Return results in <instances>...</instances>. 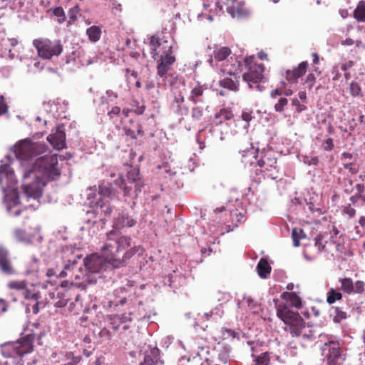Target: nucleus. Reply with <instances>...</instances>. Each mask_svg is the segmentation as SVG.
I'll list each match as a JSON object with an SVG mask.
<instances>
[{
  "instance_id": "1",
  "label": "nucleus",
  "mask_w": 365,
  "mask_h": 365,
  "mask_svg": "<svg viewBox=\"0 0 365 365\" xmlns=\"http://www.w3.org/2000/svg\"><path fill=\"white\" fill-rule=\"evenodd\" d=\"M280 297L291 304L289 305L287 303H280L276 306L277 317L286 325L284 331L289 332L292 337L301 336L305 341L314 339L315 338L314 331L307 325L299 312L292 309V307L297 309L302 308L301 298L294 292H284Z\"/></svg>"
},
{
  "instance_id": "2",
  "label": "nucleus",
  "mask_w": 365,
  "mask_h": 365,
  "mask_svg": "<svg viewBox=\"0 0 365 365\" xmlns=\"http://www.w3.org/2000/svg\"><path fill=\"white\" fill-rule=\"evenodd\" d=\"M42 176L51 180H55L60 175L57 155H45L38 158L31 168L25 170L24 178L38 179Z\"/></svg>"
},
{
  "instance_id": "3",
  "label": "nucleus",
  "mask_w": 365,
  "mask_h": 365,
  "mask_svg": "<svg viewBox=\"0 0 365 365\" xmlns=\"http://www.w3.org/2000/svg\"><path fill=\"white\" fill-rule=\"evenodd\" d=\"M247 71L242 74V80L247 83L250 89L262 91L264 86L260 83L264 82V72L265 67L262 63L255 62L254 56H248L245 59Z\"/></svg>"
},
{
  "instance_id": "4",
  "label": "nucleus",
  "mask_w": 365,
  "mask_h": 365,
  "mask_svg": "<svg viewBox=\"0 0 365 365\" xmlns=\"http://www.w3.org/2000/svg\"><path fill=\"white\" fill-rule=\"evenodd\" d=\"M115 184L123 190L125 201L128 200L127 197H136L143 186V182L139 176L138 170L134 168L128 172L126 179L123 178L121 175L119 176L115 180Z\"/></svg>"
},
{
  "instance_id": "5",
  "label": "nucleus",
  "mask_w": 365,
  "mask_h": 365,
  "mask_svg": "<svg viewBox=\"0 0 365 365\" xmlns=\"http://www.w3.org/2000/svg\"><path fill=\"white\" fill-rule=\"evenodd\" d=\"M46 150L45 143L33 142L27 138L19 141L14 147L16 157L21 160H30L43 153Z\"/></svg>"
},
{
  "instance_id": "6",
  "label": "nucleus",
  "mask_w": 365,
  "mask_h": 365,
  "mask_svg": "<svg viewBox=\"0 0 365 365\" xmlns=\"http://www.w3.org/2000/svg\"><path fill=\"white\" fill-rule=\"evenodd\" d=\"M81 256H78L77 259L68 260L57 277L63 278L69 276L71 279L76 280V284L86 286V282L88 281V272L85 267H83V264L81 262Z\"/></svg>"
},
{
  "instance_id": "7",
  "label": "nucleus",
  "mask_w": 365,
  "mask_h": 365,
  "mask_svg": "<svg viewBox=\"0 0 365 365\" xmlns=\"http://www.w3.org/2000/svg\"><path fill=\"white\" fill-rule=\"evenodd\" d=\"M33 46L37 50L38 56L46 60H50L53 56H58L63 51V45L60 40L51 41L41 37L34 39Z\"/></svg>"
},
{
  "instance_id": "8",
  "label": "nucleus",
  "mask_w": 365,
  "mask_h": 365,
  "mask_svg": "<svg viewBox=\"0 0 365 365\" xmlns=\"http://www.w3.org/2000/svg\"><path fill=\"white\" fill-rule=\"evenodd\" d=\"M132 312L115 314L110 317V325L115 331H119L121 339L129 340L133 338V329L135 327Z\"/></svg>"
},
{
  "instance_id": "9",
  "label": "nucleus",
  "mask_w": 365,
  "mask_h": 365,
  "mask_svg": "<svg viewBox=\"0 0 365 365\" xmlns=\"http://www.w3.org/2000/svg\"><path fill=\"white\" fill-rule=\"evenodd\" d=\"M322 355L328 365H341L344 361L341 354L339 343L335 341H329L324 343L321 348Z\"/></svg>"
},
{
  "instance_id": "10",
  "label": "nucleus",
  "mask_w": 365,
  "mask_h": 365,
  "mask_svg": "<svg viewBox=\"0 0 365 365\" xmlns=\"http://www.w3.org/2000/svg\"><path fill=\"white\" fill-rule=\"evenodd\" d=\"M114 235L113 231L108 234V239L101 248L103 257L113 267H120L123 264V257L119 255V252H117V248H112L114 247L115 240L112 236Z\"/></svg>"
},
{
  "instance_id": "11",
  "label": "nucleus",
  "mask_w": 365,
  "mask_h": 365,
  "mask_svg": "<svg viewBox=\"0 0 365 365\" xmlns=\"http://www.w3.org/2000/svg\"><path fill=\"white\" fill-rule=\"evenodd\" d=\"M33 349V340L29 336L4 346V350L9 351V355L11 357L22 356L25 354L31 353Z\"/></svg>"
},
{
  "instance_id": "12",
  "label": "nucleus",
  "mask_w": 365,
  "mask_h": 365,
  "mask_svg": "<svg viewBox=\"0 0 365 365\" xmlns=\"http://www.w3.org/2000/svg\"><path fill=\"white\" fill-rule=\"evenodd\" d=\"M33 349V340L29 336L4 346V350L9 351V355L11 357L22 356L25 354L31 353Z\"/></svg>"
},
{
  "instance_id": "13",
  "label": "nucleus",
  "mask_w": 365,
  "mask_h": 365,
  "mask_svg": "<svg viewBox=\"0 0 365 365\" xmlns=\"http://www.w3.org/2000/svg\"><path fill=\"white\" fill-rule=\"evenodd\" d=\"M131 110L124 108L122 110L120 117V125L125 134L130 137L132 139H136V133L139 135H143V130L142 126L134 121V120L129 117V113Z\"/></svg>"
},
{
  "instance_id": "14",
  "label": "nucleus",
  "mask_w": 365,
  "mask_h": 365,
  "mask_svg": "<svg viewBox=\"0 0 365 365\" xmlns=\"http://www.w3.org/2000/svg\"><path fill=\"white\" fill-rule=\"evenodd\" d=\"M115 240L114 247L119 252V255L123 257V264L135 255L140 249V246L131 247V238L127 236H120L114 238Z\"/></svg>"
},
{
  "instance_id": "15",
  "label": "nucleus",
  "mask_w": 365,
  "mask_h": 365,
  "mask_svg": "<svg viewBox=\"0 0 365 365\" xmlns=\"http://www.w3.org/2000/svg\"><path fill=\"white\" fill-rule=\"evenodd\" d=\"M172 48V45H166L163 53L160 56V63L157 66V73L163 78H166V73L175 61V57L173 55Z\"/></svg>"
},
{
  "instance_id": "16",
  "label": "nucleus",
  "mask_w": 365,
  "mask_h": 365,
  "mask_svg": "<svg viewBox=\"0 0 365 365\" xmlns=\"http://www.w3.org/2000/svg\"><path fill=\"white\" fill-rule=\"evenodd\" d=\"M16 182L14 172L10 165L4 164L0 166V186L5 193L7 190L13 189Z\"/></svg>"
},
{
  "instance_id": "17",
  "label": "nucleus",
  "mask_w": 365,
  "mask_h": 365,
  "mask_svg": "<svg viewBox=\"0 0 365 365\" xmlns=\"http://www.w3.org/2000/svg\"><path fill=\"white\" fill-rule=\"evenodd\" d=\"M0 271L6 275H14L16 270L11 259V255L7 248L0 246Z\"/></svg>"
},
{
  "instance_id": "18",
  "label": "nucleus",
  "mask_w": 365,
  "mask_h": 365,
  "mask_svg": "<svg viewBox=\"0 0 365 365\" xmlns=\"http://www.w3.org/2000/svg\"><path fill=\"white\" fill-rule=\"evenodd\" d=\"M72 292L71 290H57L48 294V303L56 307H64L71 301Z\"/></svg>"
},
{
  "instance_id": "19",
  "label": "nucleus",
  "mask_w": 365,
  "mask_h": 365,
  "mask_svg": "<svg viewBox=\"0 0 365 365\" xmlns=\"http://www.w3.org/2000/svg\"><path fill=\"white\" fill-rule=\"evenodd\" d=\"M83 264L87 272L91 273H98L106 267L105 259L95 254L83 259Z\"/></svg>"
},
{
  "instance_id": "20",
  "label": "nucleus",
  "mask_w": 365,
  "mask_h": 365,
  "mask_svg": "<svg viewBox=\"0 0 365 365\" xmlns=\"http://www.w3.org/2000/svg\"><path fill=\"white\" fill-rule=\"evenodd\" d=\"M48 141L56 150H62L66 147V133L63 125L56 127V131L47 137Z\"/></svg>"
},
{
  "instance_id": "21",
  "label": "nucleus",
  "mask_w": 365,
  "mask_h": 365,
  "mask_svg": "<svg viewBox=\"0 0 365 365\" xmlns=\"http://www.w3.org/2000/svg\"><path fill=\"white\" fill-rule=\"evenodd\" d=\"M307 67V61H302L293 70H287L286 72V79L289 83L297 84L298 79L306 73Z\"/></svg>"
},
{
  "instance_id": "22",
  "label": "nucleus",
  "mask_w": 365,
  "mask_h": 365,
  "mask_svg": "<svg viewBox=\"0 0 365 365\" xmlns=\"http://www.w3.org/2000/svg\"><path fill=\"white\" fill-rule=\"evenodd\" d=\"M136 223L137 221L133 215H129L128 212H122L115 220L113 227L115 229L131 227L135 226Z\"/></svg>"
},
{
  "instance_id": "23",
  "label": "nucleus",
  "mask_w": 365,
  "mask_h": 365,
  "mask_svg": "<svg viewBox=\"0 0 365 365\" xmlns=\"http://www.w3.org/2000/svg\"><path fill=\"white\" fill-rule=\"evenodd\" d=\"M23 179L24 182L22 185V188L26 197L28 198L32 197L34 199L39 198L42 193L38 182H34L29 183L26 182L27 179L25 180L24 178Z\"/></svg>"
},
{
  "instance_id": "24",
  "label": "nucleus",
  "mask_w": 365,
  "mask_h": 365,
  "mask_svg": "<svg viewBox=\"0 0 365 365\" xmlns=\"http://www.w3.org/2000/svg\"><path fill=\"white\" fill-rule=\"evenodd\" d=\"M223 72L230 76H233L234 79L232 78L225 77L219 82V85L221 87L227 88L230 91L237 92L239 90V80L236 76L235 73L232 71H225L223 70Z\"/></svg>"
},
{
  "instance_id": "25",
  "label": "nucleus",
  "mask_w": 365,
  "mask_h": 365,
  "mask_svg": "<svg viewBox=\"0 0 365 365\" xmlns=\"http://www.w3.org/2000/svg\"><path fill=\"white\" fill-rule=\"evenodd\" d=\"M233 18L242 19L250 15L249 10L246 8L245 2L240 1L227 11Z\"/></svg>"
},
{
  "instance_id": "26",
  "label": "nucleus",
  "mask_w": 365,
  "mask_h": 365,
  "mask_svg": "<svg viewBox=\"0 0 365 365\" xmlns=\"http://www.w3.org/2000/svg\"><path fill=\"white\" fill-rule=\"evenodd\" d=\"M166 45L171 44L166 40L161 41L159 38L155 36H152L150 37V46L151 47L153 58L154 59H156L157 56L160 55L159 48H161L164 51Z\"/></svg>"
},
{
  "instance_id": "27",
  "label": "nucleus",
  "mask_w": 365,
  "mask_h": 365,
  "mask_svg": "<svg viewBox=\"0 0 365 365\" xmlns=\"http://www.w3.org/2000/svg\"><path fill=\"white\" fill-rule=\"evenodd\" d=\"M277 158L271 153L269 160L267 162L266 167L263 173L267 178L275 180L278 178V170L277 169Z\"/></svg>"
},
{
  "instance_id": "28",
  "label": "nucleus",
  "mask_w": 365,
  "mask_h": 365,
  "mask_svg": "<svg viewBox=\"0 0 365 365\" xmlns=\"http://www.w3.org/2000/svg\"><path fill=\"white\" fill-rule=\"evenodd\" d=\"M173 100L172 107L178 113H182V110L187 111V108L185 106V97L181 91H175L173 93Z\"/></svg>"
},
{
  "instance_id": "29",
  "label": "nucleus",
  "mask_w": 365,
  "mask_h": 365,
  "mask_svg": "<svg viewBox=\"0 0 365 365\" xmlns=\"http://www.w3.org/2000/svg\"><path fill=\"white\" fill-rule=\"evenodd\" d=\"M234 118V114L230 108H221L215 114L214 122L216 125H220L225 121L230 120Z\"/></svg>"
},
{
  "instance_id": "30",
  "label": "nucleus",
  "mask_w": 365,
  "mask_h": 365,
  "mask_svg": "<svg viewBox=\"0 0 365 365\" xmlns=\"http://www.w3.org/2000/svg\"><path fill=\"white\" fill-rule=\"evenodd\" d=\"M204 91L205 88L203 86L198 83L195 84L191 87L189 100L194 104H197L198 102H202V101L200 99V98L202 96Z\"/></svg>"
},
{
  "instance_id": "31",
  "label": "nucleus",
  "mask_w": 365,
  "mask_h": 365,
  "mask_svg": "<svg viewBox=\"0 0 365 365\" xmlns=\"http://www.w3.org/2000/svg\"><path fill=\"white\" fill-rule=\"evenodd\" d=\"M14 235L16 240L26 244L31 243L34 237V234L27 233L25 230L20 228L14 230Z\"/></svg>"
},
{
  "instance_id": "32",
  "label": "nucleus",
  "mask_w": 365,
  "mask_h": 365,
  "mask_svg": "<svg viewBox=\"0 0 365 365\" xmlns=\"http://www.w3.org/2000/svg\"><path fill=\"white\" fill-rule=\"evenodd\" d=\"M257 273L262 278H267L271 272V266L264 258H261L257 265Z\"/></svg>"
},
{
  "instance_id": "33",
  "label": "nucleus",
  "mask_w": 365,
  "mask_h": 365,
  "mask_svg": "<svg viewBox=\"0 0 365 365\" xmlns=\"http://www.w3.org/2000/svg\"><path fill=\"white\" fill-rule=\"evenodd\" d=\"M331 311L332 313L331 314V317H332L334 323H340L349 317L347 312L344 311L342 307H332Z\"/></svg>"
},
{
  "instance_id": "34",
  "label": "nucleus",
  "mask_w": 365,
  "mask_h": 365,
  "mask_svg": "<svg viewBox=\"0 0 365 365\" xmlns=\"http://www.w3.org/2000/svg\"><path fill=\"white\" fill-rule=\"evenodd\" d=\"M231 54V50L229 47H217L213 51V57L217 61H222L226 59Z\"/></svg>"
},
{
  "instance_id": "35",
  "label": "nucleus",
  "mask_w": 365,
  "mask_h": 365,
  "mask_svg": "<svg viewBox=\"0 0 365 365\" xmlns=\"http://www.w3.org/2000/svg\"><path fill=\"white\" fill-rule=\"evenodd\" d=\"M354 18L358 22H365V1H360L353 12Z\"/></svg>"
},
{
  "instance_id": "36",
  "label": "nucleus",
  "mask_w": 365,
  "mask_h": 365,
  "mask_svg": "<svg viewBox=\"0 0 365 365\" xmlns=\"http://www.w3.org/2000/svg\"><path fill=\"white\" fill-rule=\"evenodd\" d=\"M86 34L90 41L96 43L101 38V29L98 26H92L86 29Z\"/></svg>"
},
{
  "instance_id": "37",
  "label": "nucleus",
  "mask_w": 365,
  "mask_h": 365,
  "mask_svg": "<svg viewBox=\"0 0 365 365\" xmlns=\"http://www.w3.org/2000/svg\"><path fill=\"white\" fill-rule=\"evenodd\" d=\"M339 282L341 283V289L347 294L354 292V282L349 277L339 278Z\"/></svg>"
},
{
  "instance_id": "38",
  "label": "nucleus",
  "mask_w": 365,
  "mask_h": 365,
  "mask_svg": "<svg viewBox=\"0 0 365 365\" xmlns=\"http://www.w3.org/2000/svg\"><path fill=\"white\" fill-rule=\"evenodd\" d=\"M98 193L103 197L113 199L115 197L114 190L108 185H101L98 187Z\"/></svg>"
},
{
  "instance_id": "39",
  "label": "nucleus",
  "mask_w": 365,
  "mask_h": 365,
  "mask_svg": "<svg viewBox=\"0 0 365 365\" xmlns=\"http://www.w3.org/2000/svg\"><path fill=\"white\" fill-rule=\"evenodd\" d=\"M342 299V294L334 288H331L327 294V302L329 304H334L336 301H339Z\"/></svg>"
},
{
  "instance_id": "40",
  "label": "nucleus",
  "mask_w": 365,
  "mask_h": 365,
  "mask_svg": "<svg viewBox=\"0 0 365 365\" xmlns=\"http://www.w3.org/2000/svg\"><path fill=\"white\" fill-rule=\"evenodd\" d=\"M49 11H52L53 14L56 17H57V21L58 24H61L66 21V14L63 9L61 6L51 8Z\"/></svg>"
},
{
  "instance_id": "41",
  "label": "nucleus",
  "mask_w": 365,
  "mask_h": 365,
  "mask_svg": "<svg viewBox=\"0 0 365 365\" xmlns=\"http://www.w3.org/2000/svg\"><path fill=\"white\" fill-rule=\"evenodd\" d=\"M97 205H99L100 211L101 213L104 214L105 217L110 216L113 212V207L110 205L108 201L104 202L101 200L97 202Z\"/></svg>"
},
{
  "instance_id": "42",
  "label": "nucleus",
  "mask_w": 365,
  "mask_h": 365,
  "mask_svg": "<svg viewBox=\"0 0 365 365\" xmlns=\"http://www.w3.org/2000/svg\"><path fill=\"white\" fill-rule=\"evenodd\" d=\"M27 282L24 280H11L7 284L10 289L24 290L26 288Z\"/></svg>"
},
{
  "instance_id": "43",
  "label": "nucleus",
  "mask_w": 365,
  "mask_h": 365,
  "mask_svg": "<svg viewBox=\"0 0 365 365\" xmlns=\"http://www.w3.org/2000/svg\"><path fill=\"white\" fill-rule=\"evenodd\" d=\"M230 347L228 346H222L220 351L218 353V359L222 363L227 364L230 360Z\"/></svg>"
},
{
  "instance_id": "44",
  "label": "nucleus",
  "mask_w": 365,
  "mask_h": 365,
  "mask_svg": "<svg viewBox=\"0 0 365 365\" xmlns=\"http://www.w3.org/2000/svg\"><path fill=\"white\" fill-rule=\"evenodd\" d=\"M222 0H204L202 5L205 9H207L212 4H215V12L217 14L219 12H222Z\"/></svg>"
},
{
  "instance_id": "45",
  "label": "nucleus",
  "mask_w": 365,
  "mask_h": 365,
  "mask_svg": "<svg viewBox=\"0 0 365 365\" xmlns=\"http://www.w3.org/2000/svg\"><path fill=\"white\" fill-rule=\"evenodd\" d=\"M350 202L359 207H365V194L353 195L349 197Z\"/></svg>"
},
{
  "instance_id": "46",
  "label": "nucleus",
  "mask_w": 365,
  "mask_h": 365,
  "mask_svg": "<svg viewBox=\"0 0 365 365\" xmlns=\"http://www.w3.org/2000/svg\"><path fill=\"white\" fill-rule=\"evenodd\" d=\"M125 77L126 78L127 83L128 84H131L134 82L135 79L138 77V73L137 71L134 70H131L129 68L125 69Z\"/></svg>"
},
{
  "instance_id": "47",
  "label": "nucleus",
  "mask_w": 365,
  "mask_h": 365,
  "mask_svg": "<svg viewBox=\"0 0 365 365\" xmlns=\"http://www.w3.org/2000/svg\"><path fill=\"white\" fill-rule=\"evenodd\" d=\"M80 11V8L78 5H76L73 8L68 10V16L69 20L68 21V24L71 25L73 24L77 20V15Z\"/></svg>"
},
{
  "instance_id": "48",
  "label": "nucleus",
  "mask_w": 365,
  "mask_h": 365,
  "mask_svg": "<svg viewBox=\"0 0 365 365\" xmlns=\"http://www.w3.org/2000/svg\"><path fill=\"white\" fill-rule=\"evenodd\" d=\"M326 243L327 242L324 241V237L322 234L317 235L314 238V245L319 252L326 250Z\"/></svg>"
},
{
  "instance_id": "49",
  "label": "nucleus",
  "mask_w": 365,
  "mask_h": 365,
  "mask_svg": "<svg viewBox=\"0 0 365 365\" xmlns=\"http://www.w3.org/2000/svg\"><path fill=\"white\" fill-rule=\"evenodd\" d=\"M269 361L270 359L268 352L261 354L255 360V365H268Z\"/></svg>"
},
{
  "instance_id": "50",
  "label": "nucleus",
  "mask_w": 365,
  "mask_h": 365,
  "mask_svg": "<svg viewBox=\"0 0 365 365\" xmlns=\"http://www.w3.org/2000/svg\"><path fill=\"white\" fill-rule=\"evenodd\" d=\"M350 94L353 97L361 96V88L359 84L356 82H351L349 86Z\"/></svg>"
},
{
  "instance_id": "51",
  "label": "nucleus",
  "mask_w": 365,
  "mask_h": 365,
  "mask_svg": "<svg viewBox=\"0 0 365 365\" xmlns=\"http://www.w3.org/2000/svg\"><path fill=\"white\" fill-rule=\"evenodd\" d=\"M287 104L288 100L286 98H280L277 103L274 105L275 111L278 113L283 112Z\"/></svg>"
},
{
  "instance_id": "52",
  "label": "nucleus",
  "mask_w": 365,
  "mask_h": 365,
  "mask_svg": "<svg viewBox=\"0 0 365 365\" xmlns=\"http://www.w3.org/2000/svg\"><path fill=\"white\" fill-rule=\"evenodd\" d=\"M341 212L343 215H346L349 218H353L356 213V210L351 207V204L346 205L341 207Z\"/></svg>"
},
{
  "instance_id": "53",
  "label": "nucleus",
  "mask_w": 365,
  "mask_h": 365,
  "mask_svg": "<svg viewBox=\"0 0 365 365\" xmlns=\"http://www.w3.org/2000/svg\"><path fill=\"white\" fill-rule=\"evenodd\" d=\"M322 147L324 151L330 152L334 148V140L331 138H327L322 143Z\"/></svg>"
},
{
  "instance_id": "54",
  "label": "nucleus",
  "mask_w": 365,
  "mask_h": 365,
  "mask_svg": "<svg viewBox=\"0 0 365 365\" xmlns=\"http://www.w3.org/2000/svg\"><path fill=\"white\" fill-rule=\"evenodd\" d=\"M365 290V283L361 280H357L354 283V294H363Z\"/></svg>"
},
{
  "instance_id": "55",
  "label": "nucleus",
  "mask_w": 365,
  "mask_h": 365,
  "mask_svg": "<svg viewBox=\"0 0 365 365\" xmlns=\"http://www.w3.org/2000/svg\"><path fill=\"white\" fill-rule=\"evenodd\" d=\"M24 297L26 299H31L36 302L40 298V294L38 292H32L26 288L24 292Z\"/></svg>"
},
{
  "instance_id": "56",
  "label": "nucleus",
  "mask_w": 365,
  "mask_h": 365,
  "mask_svg": "<svg viewBox=\"0 0 365 365\" xmlns=\"http://www.w3.org/2000/svg\"><path fill=\"white\" fill-rule=\"evenodd\" d=\"M159 359L157 355L152 357L150 355H145L144 358V361L140 364V365H156L158 364Z\"/></svg>"
},
{
  "instance_id": "57",
  "label": "nucleus",
  "mask_w": 365,
  "mask_h": 365,
  "mask_svg": "<svg viewBox=\"0 0 365 365\" xmlns=\"http://www.w3.org/2000/svg\"><path fill=\"white\" fill-rule=\"evenodd\" d=\"M203 115V108L200 106L194 107L192 109V117L196 120H199Z\"/></svg>"
},
{
  "instance_id": "58",
  "label": "nucleus",
  "mask_w": 365,
  "mask_h": 365,
  "mask_svg": "<svg viewBox=\"0 0 365 365\" xmlns=\"http://www.w3.org/2000/svg\"><path fill=\"white\" fill-rule=\"evenodd\" d=\"M292 105L295 107V110L298 113H301L307 109V106L304 104L300 103L297 98H293L292 100Z\"/></svg>"
},
{
  "instance_id": "59",
  "label": "nucleus",
  "mask_w": 365,
  "mask_h": 365,
  "mask_svg": "<svg viewBox=\"0 0 365 365\" xmlns=\"http://www.w3.org/2000/svg\"><path fill=\"white\" fill-rule=\"evenodd\" d=\"M315 82H316V77L314 76V75L313 73H309L306 77L304 83L307 85V87L309 90H311L313 88Z\"/></svg>"
},
{
  "instance_id": "60",
  "label": "nucleus",
  "mask_w": 365,
  "mask_h": 365,
  "mask_svg": "<svg viewBox=\"0 0 365 365\" xmlns=\"http://www.w3.org/2000/svg\"><path fill=\"white\" fill-rule=\"evenodd\" d=\"M99 336L101 338L107 341H110L112 339V334L110 331L106 327L101 329L99 332Z\"/></svg>"
},
{
  "instance_id": "61",
  "label": "nucleus",
  "mask_w": 365,
  "mask_h": 365,
  "mask_svg": "<svg viewBox=\"0 0 365 365\" xmlns=\"http://www.w3.org/2000/svg\"><path fill=\"white\" fill-rule=\"evenodd\" d=\"M299 233L302 234L303 231L302 230H299V231L298 232L296 229H294L292 232V237L293 239L294 245L295 247L299 246V238L301 237Z\"/></svg>"
},
{
  "instance_id": "62",
  "label": "nucleus",
  "mask_w": 365,
  "mask_h": 365,
  "mask_svg": "<svg viewBox=\"0 0 365 365\" xmlns=\"http://www.w3.org/2000/svg\"><path fill=\"white\" fill-rule=\"evenodd\" d=\"M271 155V153H265L262 158L261 159H259V160H257V165L260 168H264L266 167V165H267V160H269V156Z\"/></svg>"
},
{
  "instance_id": "63",
  "label": "nucleus",
  "mask_w": 365,
  "mask_h": 365,
  "mask_svg": "<svg viewBox=\"0 0 365 365\" xmlns=\"http://www.w3.org/2000/svg\"><path fill=\"white\" fill-rule=\"evenodd\" d=\"M121 113L122 111L120 110V108L118 106H114L108 112V115L110 119H113L115 116H118L120 114L121 115Z\"/></svg>"
},
{
  "instance_id": "64",
  "label": "nucleus",
  "mask_w": 365,
  "mask_h": 365,
  "mask_svg": "<svg viewBox=\"0 0 365 365\" xmlns=\"http://www.w3.org/2000/svg\"><path fill=\"white\" fill-rule=\"evenodd\" d=\"M252 111L250 110H245L242 113V118L243 120L249 123L252 119Z\"/></svg>"
}]
</instances>
